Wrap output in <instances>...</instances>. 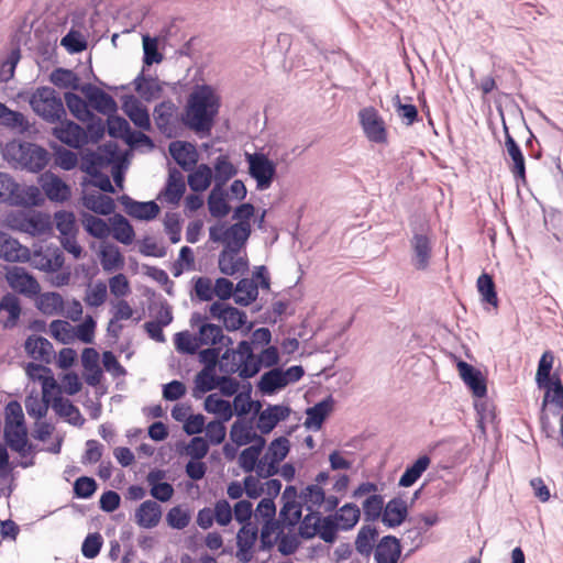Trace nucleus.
<instances>
[{
  "label": "nucleus",
  "mask_w": 563,
  "mask_h": 563,
  "mask_svg": "<svg viewBox=\"0 0 563 563\" xmlns=\"http://www.w3.org/2000/svg\"><path fill=\"white\" fill-rule=\"evenodd\" d=\"M2 114H0V124L16 131L20 134L29 132L31 124L25 115L19 111L9 109L8 107L1 108Z\"/></svg>",
  "instance_id": "obj_39"
},
{
  "label": "nucleus",
  "mask_w": 563,
  "mask_h": 563,
  "mask_svg": "<svg viewBox=\"0 0 563 563\" xmlns=\"http://www.w3.org/2000/svg\"><path fill=\"white\" fill-rule=\"evenodd\" d=\"M545 388V394L543 398V407L550 404V411L553 416L559 417L560 420H563V384L560 378H555L549 383V385L543 386Z\"/></svg>",
  "instance_id": "obj_29"
},
{
  "label": "nucleus",
  "mask_w": 563,
  "mask_h": 563,
  "mask_svg": "<svg viewBox=\"0 0 563 563\" xmlns=\"http://www.w3.org/2000/svg\"><path fill=\"white\" fill-rule=\"evenodd\" d=\"M249 174L255 179L258 190L268 189L276 177V164L261 152L245 153Z\"/></svg>",
  "instance_id": "obj_4"
},
{
  "label": "nucleus",
  "mask_w": 563,
  "mask_h": 563,
  "mask_svg": "<svg viewBox=\"0 0 563 563\" xmlns=\"http://www.w3.org/2000/svg\"><path fill=\"white\" fill-rule=\"evenodd\" d=\"M53 134L62 143L74 148L79 147L85 137L84 129L73 121H67L62 126L54 128Z\"/></svg>",
  "instance_id": "obj_30"
},
{
  "label": "nucleus",
  "mask_w": 563,
  "mask_h": 563,
  "mask_svg": "<svg viewBox=\"0 0 563 563\" xmlns=\"http://www.w3.org/2000/svg\"><path fill=\"white\" fill-rule=\"evenodd\" d=\"M363 512L365 521H376L384 512V497L378 494L369 495L363 501Z\"/></svg>",
  "instance_id": "obj_60"
},
{
  "label": "nucleus",
  "mask_w": 563,
  "mask_h": 563,
  "mask_svg": "<svg viewBox=\"0 0 563 563\" xmlns=\"http://www.w3.org/2000/svg\"><path fill=\"white\" fill-rule=\"evenodd\" d=\"M222 338V328L214 323H203L198 330V341L200 345H218Z\"/></svg>",
  "instance_id": "obj_63"
},
{
  "label": "nucleus",
  "mask_w": 563,
  "mask_h": 563,
  "mask_svg": "<svg viewBox=\"0 0 563 563\" xmlns=\"http://www.w3.org/2000/svg\"><path fill=\"white\" fill-rule=\"evenodd\" d=\"M82 203L87 209L101 216H109L115 209L114 200L110 196L101 194L84 195Z\"/></svg>",
  "instance_id": "obj_35"
},
{
  "label": "nucleus",
  "mask_w": 563,
  "mask_h": 563,
  "mask_svg": "<svg viewBox=\"0 0 563 563\" xmlns=\"http://www.w3.org/2000/svg\"><path fill=\"white\" fill-rule=\"evenodd\" d=\"M51 394H43L42 399L37 397L29 396L25 399V409L30 417L35 419L44 418L47 413L48 407L52 406Z\"/></svg>",
  "instance_id": "obj_54"
},
{
  "label": "nucleus",
  "mask_w": 563,
  "mask_h": 563,
  "mask_svg": "<svg viewBox=\"0 0 563 563\" xmlns=\"http://www.w3.org/2000/svg\"><path fill=\"white\" fill-rule=\"evenodd\" d=\"M212 169L207 164H200L188 175V185L192 191H205L211 184Z\"/></svg>",
  "instance_id": "obj_46"
},
{
  "label": "nucleus",
  "mask_w": 563,
  "mask_h": 563,
  "mask_svg": "<svg viewBox=\"0 0 563 563\" xmlns=\"http://www.w3.org/2000/svg\"><path fill=\"white\" fill-rule=\"evenodd\" d=\"M52 408L57 416L65 418L68 423L75 427H82L85 418L81 416L79 409L68 399L56 394L52 399Z\"/></svg>",
  "instance_id": "obj_25"
},
{
  "label": "nucleus",
  "mask_w": 563,
  "mask_h": 563,
  "mask_svg": "<svg viewBox=\"0 0 563 563\" xmlns=\"http://www.w3.org/2000/svg\"><path fill=\"white\" fill-rule=\"evenodd\" d=\"M258 296V285L254 279L242 278L234 287L235 303L246 307L256 300Z\"/></svg>",
  "instance_id": "obj_37"
},
{
  "label": "nucleus",
  "mask_w": 563,
  "mask_h": 563,
  "mask_svg": "<svg viewBox=\"0 0 563 563\" xmlns=\"http://www.w3.org/2000/svg\"><path fill=\"white\" fill-rule=\"evenodd\" d=\"M407 516V503L400 497H394L384 507L382 522L388 528H396L406 520Z\"/></svg>",
  "instance_id": "obj_22"
},
{
  "label": "nucleus",
  "mask_w": 563,
  "mask_h": 563,
  "mask_svg": "<svg viewBox=\"0 0 563 563\" xmlns=\"http://www.w3.org/2000/svg\"><path fill=\"white\" fill-rule=\"evenodd\" d=\"M306 516H301L298 534L305 540L314 538L318 534V523L321 514L318 510H308Z\"/></svg>",
  "instance_id": "obj_55"
},
{
  "label": "nucleus",
  "mask_w": 563,
  "mask_h": 563,
  "mask_svg": "<svg viewBox=\"0 0 563 563\" xmlns=\"http://www.w3.org/2000/svg\"><path fill=\"white\" fill-rule=\"evenodd\" d=\"M119 201L130 217L139 220L150 221L155 219L159 213V207L153 200L141 202L132 199L128 195H122Z\"/></svg>",
  "instance_id": "obj_14"
},
{
  "label": "nucleus",
  "mask_w": 563,
  "mask_h": 563,
  "mask_svg": "<svg viewBox=\"0 0 563 563\" xmlns=\"http://www.w3.org/2000/svg\"><path fill=\"white\" fill-rule=\"evenodd\" d=\"M5 421L4 430H11L14 428L26 427L24 420V413L19 401L11 400L7 404L5 409Z\"/></svg>",
  "instance_id": "obj_58"
},
{
  "label": "nucleus",
  "mask_w": 563,
  "mask_h": 563,
  "mask_svg": "<svg viewBox=\"0 0 563 563\" xmlns=\"http://www.w3.org/2000/svg\"><path fill=\"white\" fill-rule=\"evenodd\" d=\"M431 464V459L424 454L419 456L411 465H408L400 476L398 485L400 487L412 486L421 475L428 470Z\"/></svg>",
  "instance_id": "obj_34"
},
{
  "label": "nucleus",
  "mask_w": 563,
  "mask_h": 563,
  "mask_svg": "<svg viewBox=\"0 0 563 563\" xmlns=\"http://www.w3.org/2000/svg\"><path fill=\"white\" fill-rule=\"evenodd\" d=\"M214 187H221L238 174V168L230 162L227 155H220L214 161Z\"/></svg>",
  "instance_id": "obj_45"
},
{
  "label": "nucleus",
  "mask_w": 563,
  "mask_h": 563,
  "mask_svg": "<svg viewBox=\"0 0 563 563\" xmlns=\"http://www.w3.org/2000/svg\"><path fill=\"white\" fill-rule=\"evenodd\" d=\"M361 510L356 504L347 503L343 505L335 515L332 517L336 518V522L340 526V529L343 531H349L353 529L360 520Z\"/></svg>",
  "instance_id": "obj_44"
},
{
  "label": "nucleus",
  "mask_w": 563,
  "mask_h": 563,
  "mask_svg": "<svg viewBox=\"0 0 563 563\" xmlns=\"http://www.w3.org/2000/svg\"><path fill=\"white\" fill-rule=\"evenodd\" d=\"M209 212L214 218H223L230 212L225 194L221 187H213L208 197Z\"/></svg>",
  "instance_id": "obj_51"
},
{
  "label": "nucleus",
  "mask_w": 563,
  "mask_h": 563,
  "mask_svg": "<svg viewBox=\"0 0 563 563\" xmlns=\"http://www.w3.org/2000/svg\"><path fill=\"white\" fill-rule=\"evenodd\" d=\"M25 369L32 380L41 382L43 394H52L53 390L58 389V385L49 367L37 363H29Z\"/></svg>",
  "instance_id": "obj_32"
},
{
  "label": "nucleus",
  "mask_w": 563,
  "mask_h": 563,
  "mask_svg": "<svg viewBox=\"0 0 563 563\" xmlns=\"http://www.w3.org/2000/svg\"><path fill=\"white\" fill-rule=\"evenodd\" d=\"M476 286L482 296V301L497 308L498 297L493 277L487 273H483L477 278Z\"/></svg>",
  "instance_id": "obj_52"
},
{
  "label": "nucleus",
  "mask_w": 563,
  "mask_h": 563,
  "mask_svg": "<svg viewBox=\"0 0 563 563\" xmlns=\"http://www.w3.org/2000/svg\"><path fill=\"white\" fill-rule=\"evenodd\" d=\"M218 377L214 372L200 371L195 378L192 397L199 399L203 394L217 388Z\"/></svg>",
  "instance_id": "obj_53"
},
{
  "label": "nucleus",
  "mask_w": 563,
  "mask_h": 563,
  "mask_svg": "<svg viewBox=\"0 0 563 563\" xmlns=\"http://www.w3.org/2000/svg\"><path fill=\"white\" fill-rule=\"evenodd\" d=\"M54 148V156L55 166L64 169V170H71L77 166L78 163V156L75 152L65 148L62 145H55Z\"/></svg>",
  "instance_id": "obj_64"
},
{
  "label": "nucleus",
  "mask_w": 563,
  "mask_h": 563,
  "mask_svg": "<svg viewBox=\"0 0 563 563\" xmlns=\"http://www.w3.org/2000/svg\"><path fill=\"white\" fill-rule=\"evenodd\" d=\"M7 203L15 207H40L44 203V197L38 187L34 185L22 187L16 183V188Z\"/></svg>",
  "instance_id": "obj_17"
},
{
  "label": "nucleus",
  "mask_w": 563,
  "mask_h": 563,
  "mask_svg": "<svg viewBox=\"0 0 563 563\" xmlns=\"http://www.w3.org/2000/svg\"><path fill=\"white\" fill-rule=\"evenodd\" d=\"M203 408L207 412L219 416V420L227 422L233 416V409L230 401L219 398L216 394L207 396Z\"/></svg>",
  "instance_id": "obj_43"
},
{
  "label": "nucleus",
  "mask_w": 563,
  "mask_h": 563,
  "mask_svg": "<svg viewBox=\"0 0 563 563\" xmlns=\"http://www.w3.org/2000/svg\"><path fill=\"white\" fill-rule=\"evenodd\" d=\"M36 307L46 316L60 314L64 309V299L56 291L43 292L37 298Z\"/></svg>",
  "instance_id": "obj_41"
},
{
  "label": "nucleus",
  "mask_w": 563,
  "mask_h": 563,
  "mask_svg": "<svg viewBox=\"0 0 563 563\" xmlns=\"http://www.w3.org/2000/svg\"><path fill=\"white\" fill-rule=\"evenodd\" d=\"M168 151L174 161L186 172L192 170L198 162L199 155L192 143L174 141L169 144Z\"/></svg>",
  "instance_id": "obj_15"
},
{
  "label": "nucleus",
  "mask_w": 563,
  "mask_h": 563,
  "mask_svg": "<svg viewBox=\"0 0 563 563\" xmlns=\"http://www.w3.org/2000/svg\"><path fill=\"white\" fill-rule=\"evenodd\" d=\"M29 103L32 110L47 123L62 122L66 117L63 100L52 87H37L32 92Z\"/></svg>",
  "instance_id": "obj_2"
},
{
  "label": "nucleus",
  "mask_w": 563,
  "mask_h": 563,
  "mask_svg": "<svg viewBox=\"0 0 563 563\" xmlns=\"http://www.w3.org/2000/svg\"><path fill=\"white\" fill-rule=\"evenodd\" d=\"M20 314L21 303L19 298L14 294H5L0 300V322L3 328H14L18 324Z\"/></svg>",
  "instance_id": "obj_21"
},
{
  "label": "nucleus",
  "mask_w": 563,
  "mask_h": 563,
  "mask_svg": "<svg viewBox=\"0 0 563 563\" xmlns=\"http://www.w3.org/2000/svg\"><path fill=\"white\" fill-rule=\"evenodd\" d=\"M36 267L44 272H57L64 265V255L56 251L52 255L36 253L34 255Z\"/></svg>",
  "instance_id": "obj_61"
},
{
  "label": "nucleus",
  "mask_w": 563,
  "mask_h": 563,
  "mask_svg": "<svg viewBox=\"0 0 563 563\" xmlns=\"http://www.w3.org/2000/svg\"><path fill=\"white\" fill-rule=\"evenodd\" d=\"M21 59V49L13 47L0 64V82H8L14 76L15 68Z\"/></svg>",
  "instance_id": "obj_57"
},
{
  "label": "nucleus",
  "mask_w": 563,
  "mask_h": 563,
  "mask_svg": "<svg viewBox=\"0 0 563 563\" xmlns=\"http://www.w3.org/2000/svg\"><path fill=\"white\" fill-rule=\"evenodd\" d=\"M375 563H398L401 544L395 536H384L376 544L373 553Z\"/></svg>",
  "instance_id": "obj_16"
},
{
  "label": "nucleus",
  "mask_w": 563,
  "mask_h": 563,
  "mask_svg": "<svg viewBox=\"0 0 563 563\" xmlns=\"http://www.w3.org/2000/svg\"><path fill=\"white\" fill-rule=\"evenodd\" d=\"M360 123L368 141L376 144L387 142V131L385 122L378 111L373 107L363 108L358 112Z\"/></svg>",
  "instance_id": "obj_7"
},
{
  "label": "nucleus",
  "mask_w": 563,
  "mask_h": 563,
  "mask_svg": "<svg viewBox=\"0 0 563 563\" xmlns=\"http://www.w3.org/2000/svg\"><path fill=\"white\" fill-rule=\"evenodd\" d=\"M81 92L88 100L90 107L101 114L110 115L117 112L118 106L113 97L102 89L91 85H82Z\"/></svg>",
  "instance_id": "obj_10"
},
{
  "label": "nucleus",
  "mask_w": 563,
  "mask_h": 563,
  "mask_svg": "<svg viewBox=\"0 0 563 563\" xmlns=\"http://www.w3.org/2000/svg\"><path fill=\"white\" fill-rule=\"evenodd\" d=\"M251 232V224L245 221L233 223L228 228H224V224H219L209 228V239L214 243H222L224 249H229L233 253H240Z\"/></svg>",
  "instance_id": "obj_3"
},
{
  "label": "nucleus",
  "mask_w": 563,
  "mask_h": 563,
  "mask_svg": "<svg viewBox=\"0 0 563 563\" xmlns=\"http://www.w3.org/2000/svg\"><path fill=\"white\" fill-rule=\"evenodd\" d=\"M286 386L287 380L284 378L283 369L279 367L265 372L257 384V387L263 395H273Z\"/></svg>",
  "instance_id": "obj_33"
},
{
  "label": "nucleus",
  "mask_w": 563,
  "mask_h": 563,
  "mask_svg": "<svg viewBox=\"0 0 563 563\" xmlns=\"http://www.w3.org/2000/svg\"><path fill=\"white\" fill-rule=\"evenodd\" d=\"M290 408L285 405H268L260 412L257 428L263 434H267L290 415Z\"/></svg>",
  "instance_id": "obj_19"
},
{
  "label": "nucleus",
  "mask_w": 563,
  "mask_h": 563,
  "mask_svg": "<svg viewBox=\"0 0 563 563\" xmlns=\"http://www.w3.org/2000/svg\"><path fill=\"white\" fill-rule=\"evenodd\" d=\"M505 146L512 164L509 166L511 174L517 181L526 183V161L522 151L515 139L510 135L508 126L504 123Z\"/></svg>",
  "instance_id": "obj_13"
},
{
  "label": "nucleus",
  "mask_w": 563,
  "mask_h": 563,
  "mask_svg": "<svg viewBox=\"0 0 563 563\" xmlns=\"http://www.w3.org/2000/svg\"><path fill=\"white\" fill-rule=\"evenodd\" d=\"M378 538V530L375 526H362L355 538V550L366 561L369 560L376 548V540Z\"/></svg>",
  "instance_id": "obj_26"
},
{
  "label": "nucleus",
  "mask_w": 563,
  "mask_h": 563,
  "mask_svg": "<svg viewBox=\"0 0 563 563\" xmlns=\"http://www.w3.org/2000/svg\"><path fill=\"white\" fill-rule=\"evenodd\" d=\"M65 102L70 113L79 121L86 122L93 118V113L89 110L88 103L74 92H65Z\"/></svg>",
  "instance_id": "obj_49"
},
{
  "label": "nucleus",
  "mask_w": 563,
  "mask_h": 563,
  "mask_svg": "<svg viewBox=\"0 0 563 563\" xmlns=\"http://www.w3.org/2000/svg\"><path fill=\"white\" fill-rule=\"evenodd\" d=\"M38 183L47 199L52 202H65L71 197L70 186L51 170L44 172Z\"/></svg>",
  "instance_id": "obj_8"
},
{
  "label": "nucleus",
  "mask_w": 563,
  "mask_h": 563,
  "mask_svg": "<svg viewBox=\"0 0 563 563\" xmlns=\"http://www.w3.org/2000/svg\"><path fill=\"white\" fill-rule=\"evenodd\" d=\"M457 369L463 382L470 387L474 396L484 397L486 395V380L481 371L464 361H459Z\"/></svg>",
  "instance_id": "obj_20"
},
{
  "label": "nucleus",
  "mask_w": 563,
  "mask_h": 563,
  "mask_svg": "<svg viewBox=\"0 0 563 563\" xmlns=\"http://www.w3.org/2000/svg\"><path fill=\"white\" fill-rule=\"evenodd\" d=\"M5 277L9 286L22 295L33 297L40 294L38 282L23 267L14 266Z\"/></svg>",
  "instance_id": "obj_9"
},
{
  "label": "nucleus",
  "mask_w": 563,
  "mask_h": 563,
  "mask_svg": "<svg viewBox=\"0 0 563 563\" xmlns=\"http://www.w3.org/2000/svg\"><path fill=\"white\" fill-rule=\"evenodd\" d=\"M334 400L332 396H328L314 406L307 408L305 427L308 429L320 430L323 421L333 410Z\"/></svg>",
  "instance_id": "obj_24"
},
{
  "label": "nucleus",
  "mask_w": 563,
  "mask_h": 563,
  "mask_svg": "<svg viewBox=\"0 0 563 563\" xmlns=\"http://www.w3.org/2000/svg\"><path fill=\"white\" fill-rule=\"evenodd\" d=\"M554 355L551 351H545L538 364V369L536 374V382L538 387H543L549 385L552 380H555L551 377V371L553 367Z\"/></svg>",
  "instance_id": "obj_59"
},
{
  "label": "nucleus",
  "mask_w": 563,
  "mask_h": 563,
  "mask_svg": "<svg viewBox=\"0 0 563 563\" xmlns=\"http://www.w3.org/2000/svg\"><path fill=\"white\" fill-rule=\"evenodd\" d=\"M102 150L106 155L91 151L82 156L80 165L82 172L87 173L89 176H96L101 167L113 161L117 146L112 143H108L102 146Z\"/></svg>",
  "instance_id": "obj_12"
},
{
  "label": "nucleus",
  "mask_w": 563,
  "mask_h": 563,
  "mask_svg": "<svg viewBox=\"0 0 563 563\" xmlns=\"http://www.w3.org/2000/svg\"><path fill=\"white\" fill-rule=\"evenodd\" d=\"M255 432L253 427L246 422L236 420L230 430V438L238 446L246 445L253 442Z\"/></svg>",
  "instance_id": "obj_56"
},
{
  "label": "nucleus",
  "mask_w": 563,
  "mask_h": 563,
  "mask_svg": "<svg viewBox=\"0 0 563 563\" xmlns=\"http://www.w3.org/2000/svg\"><path fill=\"white\" fill-rule=\"evenodd\" d=\"M186 186L183 174L176 168H169L165 196L169 203L176 205L185 194Z\"/></svg>",
  "instance_id": "obj_36"
},
{
  "label": "nucleus",
  "mask_w": 563,
  "mask_h": 563,
  "mask_svg": "<svg viewBox=\"0 0 563 563\" xmlns=\"http://www.w3.org/2000/svg\"><path fill=\"white\" fill-rule=\"evenodd\" d=\"M220 109V98L212 86L196 85L180 115L181 123L200 137L211 134Z\"/></svg>",
  "instance_id": "obj_1"
},
{
  "label": "nucleus",
  "mask_w": 563,
  "mask_h": 563,
  "mask_svg": "<svg viewBox=\"0 0 563 563\" xmlns=\"http://www.w3.org/2000/svg\"><path fill=\"white\" fill-rule=\"evenodd\" d=\"M18 162L23 169L40 173L48 165L49 153L35 143H21L19 144Z\"/></svg>",
  "instance_id": "obj_6"
},
{
  "label": "nucleus",
  "mask_w": 563,
  "mask_h": 563,
  "mask_svg": "<svg viewBox=\"0 0 563 563\" xmlns=\"http://www.w3.org/2000/svg\"><path fill=\"white\" fill-rule=\"evenodd\" d=\"M124 111L126 115L130 118V120L136 125L137 128L142 130H150L151 128V120L150 114L145 107L141 104V102L135 99L134 97H131L130 101L124 102Z\"/></svg>",
  "instance_id": "obj_38"
},
{
  "label": "nucleus",
  "mask_w": 563,
  "mask_h": 563,
  "mask_svg": "<svg viewBox=\"0 0 563 563\" xmlns=\"http://www.w3.org/2000/svg\"><path fill=\"white\" fill-rule=\"evenodd\" d=\"M111 220L113 238L122 244H131L135 233L129 220L120 213L114 214Z\"/></svg>",
  "instance_id": "obj_48"
},
{
  "label": "nucleus",
  "mask_w": 563,
  "mask_h": 563,
  "mask_svg": "<svg viewBox=\"0 0 563 563\" xmlns=\"http://www.w3.org/2000/svg\"><path fill=\"white\" fill-rule=\"evenodd\" d=\"M24 350L35 361L51 363L53 344L43 336L31 335L25 340Z\"/></svg>",
  "instance_id": "obj_28"
},
{
  "label": "nucleus",
  "mask_w": 563,
  "mask_h": 563,
  "mask_svg": "<svg viewBox=\"0 0 563 563\" xmlns=\"http://www.w3.org/2000/svg\"><path fill=\"white\" fill-rule=\"evenodd\" d=\"M162 517V508L154 500L143 501L135 512L136 522L145 529L154 528L158 525Z\"/></svg>",
  "instance_id": "obj_31"
},
{
  "label": "nucleus",
  "mask_w": 563,
  "mask_h": 563,
  "mask_svg": "<svg viewBox=\"0 0 563 563\" xmlns=\"http://www.w3.org/2000/svg\"><path fill=\"white\" fill-rule=\"evenodd\" d=\"M411 247L413 266L419 271L426 269L429 266L432 250L429 238L421 233H415L411 239Z\"/></svg>",
  "instance_id": "obj_27"
},
{
  "label": "nucleus",
  "mask_w": 563,
  "mask_h": 563,
  "mask_svg": "<svg viewBox=\"0 0 563 563\" xmlns=\"http://www.w3.org/2000/svg\"><path fill=\"white\" fill-rule=\"evenodd\" d=\"M177 107L172 100H164L156 104L153 117L157 129L167 137L175 135L177 115Z\"/></svg>",
  "instance_id": "obj_11"
},
{
  "label": "nucleus",
  "mask_w": 563,
  "mask_h": 563,
  "mask_svg": "<svg viewBox=\"0 0 563 563\" xmlns=\"http://www.w3.org/2000/svg\"><path fill=\"white\" fill-rule=\"evenodd\" d=\"M299 499L301 500L302 507L305 506L307 510H317L323 505L324 490L319 485H307L299 493Z\"/></svg>",
  "instance_id": "obj_50"
},
{
  "label": "nucleus",
  "mask_w": 563,
  "mask_h": 563,
  "mask_svg": "<svg viewBox=\"0 0 563 563\" xmlns=\"http://www.w3.org/2000/svg\"><path fill=\"white\" fill-rule=\"evenodd\" d=\"M5 444L14 452H16L24 460L20 463V466L27 468L34 465V453L35 445L29 442L26 427L14 428L11 430H4Z\"/></svg>",
  "instance_id": "obj_5"
},
{
  "label": "nucleus",
  "mask_w": 563,
  "mask_h": 563,
  "mask_svg": "<svg viewBox=\"0 0 563 563\" xmlns=\"http://www.w3.org/2000/svg\"><path fill=\"white\" fill-rule=\"evenodd\" d=\"M238 255L239 253H233L231 250L224 247L220 252L218 267L223 275L234 276L238 273H244L249 269V261Z\"/></svg>",
  "instance_id": "obj_23"
},
{
  "label": "nucleus",
  "mask_w": 563,
  "mask_h": 563,
  "mask_svg": "<svg viewBox=\"0 0 563 563\" xmlns=\"http://www.w3.org/2000/svg\"><path fill=\"white\" fill-rule=\"evenodd\" d=\"M53 85L63 89H71L81 91L82 85L76 73L66 68H56L49 75Z\"/></svg>",
  "instance_id": "obj_40"
},
{
  "label": "nucleus",
  "mask_w": 563,
  "mask_h": 563,
  "mask_svg": "<svg viewBox=\"0 0 563 563\" xmlns=\"http://www.w3.org/2000/svg\"><path fill=\"white\" fill-rule=\"evenodd\" d=\"M340 529L336 518L332 515L319 518L318 534L324 542L333 543Z\"/></svg>",
  "instance_id": "obj_62"
},
{
  "label": "nucleus",
  "mask_w": 563,
  "mask_h": 563,
  "mask_svg": "<svg viewBox=\"0 0 563 563\" xmlns=\"http://www.w3.org/2000/svg\"><path fill=\"white\" fill-rule=\"evenodd\" d=\"M135 91L146 101H150L162 91L158 80L153 77L145 78L143 71L133 81Z\"/></svg>",
  "instance_id": "obj_47"
},
{
  "label": "nucleus",
  "mask_w": 563,
  "mask_h": 563,
  "mask_svg": "<svg viewBox=\"0 0 563 563\" xmlns=\"http://www.w3.org/2000/svg\"><path fill=\"white\" fill-rule=\"evenodd\" d=\"M0 257L7 262H26L30 250L10 234L0 231Z\"/></svg>",
  "instance_id": "obj_18"
},
{
  "label": "nucleus",
  "mask_w": 563,
  "mask_h": 563,
  "mask_svg": "<svg viewBox=\"0 0 563 563\" xmlns=\"http://www.w3.org/2000/svg\"><path fill=\"white\" fill-rule=\"evenodd\" d=\"M21 231L33 236L46 233L51 229V222L42 213H34L20 219Z\"/></svg>",
  "instance_id": "obj_42"
}]
</instances>
